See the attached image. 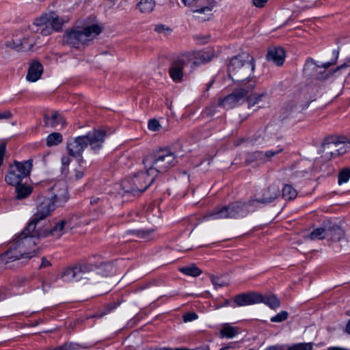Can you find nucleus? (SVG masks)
<instances>
[{
    "label": "nucleus",
    "instance_id": "nucleus-11",
    "mask_svg": "<svg viewBox=\"0 0 350 350\" xmlns=\"http://www.w3.org/2000/svg\"><path fill=\"white\" fill-rule=\"evenodd\" d=\"M49 191L51 194L49 198L57 206H62L69 198L67 185L64 181L56 182L49 188Z\"/></svg>",
    "mask_w": 350,
    "mask_h": 350
},
{
    "label": "nucleus",
    "instance_id": "nucleus-18",
    "mask_svg": "<svg viewBox=\"0 0 350 350\" xmlns=\"http://www.w3.org/2000/svg\"><path fill=\"white\" fill-rule=\"evenodd\" d=\"M87 147L85 136H80L70 140L67 144V150L72 157L80 156Z\"/></svg>",
    "mask_w": 350,
    "mask_h": 350
},
{
    "label": "nucleus",
    "instance_id": "nucleus-2",
    "mask_svg": "<svg viewBox=\"0 0 350 350\" xmlns=\"http://www.w3.org/2000/svg\"><path fill=\"white\" fill-rule=\"evenodd\" d=\"M255 68L254 59L249 53H243L231 59L228 64V76L235 82L249 85Z\"/></svg>",
    "mask_w": 350,
    "mask_h": 350
},
{
    "label": "nucleus",
    "instance_id": "nucleus-19",
    "mask_svg": "<svg viewBox=\"0 0 350 350\" xmlns=\"http://www.w3.org/2000/svg\"><path fill=\"white\" fill-rule=\"evenodd\" d=\"M261 301L262 295L256 293L240 294L234 298V301L239 306L256 304L261 303Z\"/></svg>",
    "mask_w": 350,
    "mask_h": 350
},
{
    "label": "nucleus",
    "instance_id": "nucleus-43",
    "mask_svg": "<svg viewBox=\"0 0 350 350\" xmlns=\"http://www.w3.org/2000/svg\"><path fill=\"white\" fill-rule=\"evenodd\" d=\"M84 176V170L81 167L73 169L70 175V179L72 181L81 180Z\"/></svg>",
    "mask_w": 350,
    "mask_h": 350
},
{
    "label": "nucleus",
    "instance_id": "nucleus-47",
    "mask_svg": "<svg viewBox=\"0 0 350 350\" xmlns=\"http://www.w3.org/2000/svg\"><path fill=\"white\" fill-rule=\"evenodd\" d=\"M288 317V313L286 311H282L271 319V322L280 323L286 320Z\"/></svg>",
    "mask_w": 350,
    "mask_h": 350
},
{
    "label": "nucleus",
    "instance_id": "nucleus-27",
    "mask_svg": "<svg viewBox=\"0 0 350 350\" xmlns=\"http://www.w3.org/2000/svg\"><path fill=\"white\" fill-rule=\"evenodd\" d=\"M24 178L10 165L9 170L5 176V182L10 185H17L20 184Z\"/></svg>",
    "mask_w": 350,
    "mask_h": 350
},
{
    "label": "nucleus",
    "instance_id": "nucleus-62",
    "mask_svg": "<svg viewBox=\"0 0 350 350\" xmlns=\"http://www.w3.org/2000/svg\"><path fill=\"white\" fill-rule=\"evenodd\" d=\"M346 331L348 334H350V320L349 321L347 327H346Z\"/></svg>",
    "mask_w": 350,
    "mask_h": 350
},
{
    "label": "nucleus",
    "instance_id": "nucleus-6",
    "mask_svg": "<svg viewBox=\"0 0 350 350\" xmlns=\"http://www.w3.org/2000/svg\"><path fill=\"white\" fill-rule=\"evenodd\" d=\"M350 147V142L345 136L332 135L324 139L322 142L321 157L325 161L345 153Z\"/></svg>",
    "mask_w": 350,
    "mask_h": 350
},
{
    "label": "nucleus",
    "instance_id": "nucleus-53",
    "mask_svg": "<svg viewBox=\"0 0 350 350\" xmlns=\"http://www.w3.org/2000/svg\"><path fill=\"white\" fill-rule=\"evenodd\" d=\"M269 0H252L253 5L259 8H264Z\"/></svg>",
    "mask_w": 350,
    "mask_h": 350
},
{
    "label": "nucleus",
    "instance_id": "nucleus-21",
    "mask_svg": "<svg viewBox=\"0 0 350 350\" xmlns=\"http://www.w3.org/2000/svg\"><path fill=\"white\" fill-rule=\"evenodd\" d=\"M188 65L183 60L172 63L169 70L171 79L175 82H180L183 77V70Z\"/></svg>",
    "mask_w": 350,
    "mask_h": 350
},
{
    "label": "nucleus",
    "instance_id": "nucleus-45",
    "mask_svg": "<svg viewBox=\"0 0 350 350\" xmlns=\"http://www.w3.org/2000/svg\"><path fill=\"white\" fill-rule=\"evenodd\" d=\"M154 30L156 32H157L159 34H163L165 36H167L172 31V29L163 24H158L155 25Z\"/></svg>",
    "mask_w": 350,
    "mask_h": 350
},
{
    "label": "nucleus",
    "instance_id": "nucleus-3",
    "mask_svg": "<svg viewBox=\"0 0 350 350\" xmlns=\"http://www.w3.org/2000/svg\"><path fill=\"white\" fill-rule=\"evenodd\" d=\"M176 163V156L168 150H160L145 157L143 165L152 176L155 178L161 173H164Z\"/></svg>",
    "mask_w": 350,
    "mask_h": 350
},
{
    "label": "nucleus",
    "instance_id": "nucleus-37",
    "mask_svg": "<svg viewBox=\"0 0 350 350\" xmlns=\"http://www.w3.org/2000/svg\"><path fill=\"white\" fill-rule=\"evenodd\" d=\"M261 303H265L271 308H277L280 306V301L275 295L263 297L262 295Z\"/></svg>",
    "mask_w": 350,
    "mask_h": 350
},
{
    "label": "nucleus",
    "instance_id": "nucleus-39",
    "mask_svg": "<svg viewBox=\"0 0 350 350\" xmlns=\"http://www.w3.org/2000/svg\"><path fill=\"white\" fill-rule=\"evenodd\" d=\"M283 151V148L278 146L275 150H267L265 152H262L263 157V162L271 161L273 157L277 156L278 154L281 153Z\"/></svg>",
    "mask_w": 350,
    "mask_h": 350
},
{
    "label": "nucleus",
    "instance_id": "nucleus-15",
    "mask_svg": "<svg viewBox=\"0 0 350 350\" xmlns=\"http://www.w3.org/2000/svg\"><path fill=\"white\" fill-rule=\"evenodd\" d=\"M68 232H69V230L67 228L64 220L61 219L51 228H45V226L44 227L38 226L36 234L38 237H44L51 235L59 239Z\"/></svg>",
    "mask_w": 350,
    "mask_h": 350
},
{
    "label": "nucleus",
    "instance_id": "nucleus-26",
    "mask_svg": "<svg viewBox=\"0 0 350 350\" xmlns=\"http://www.w3.org/2000/svg\"><path fill=\"white\" fill-rule=\"evenodd\" d=\"M83 272L79 267L66 269L62 274V277L67 282L77 281L82 278Z\"/></svg>",
    "mask_w": 350,
    "mask_h": 350
},
{
    "label": "nucleus",
    "instance_id": "nucleus-29",
    "mask_svg": "<svg viewBox=\"0 0 350 350\" xmlns=\"http://www.w3.org/2000/svg\"><path fill=\"white\" fill-rule=\"evenodd\" d=\"M332 231V230L329 226L318 228L311 232L308 237L312 241L321 240L325 239L327 236H329V232Z\"/></svg>",
    "mask_w": 350,
    "mask_h": 350
},
{
    "label": "nucleus",
    "instance_id": "nucleus-10",
    "mask_svg": "<svg viewBox=\"0 0 350 350\" xmlns=\"http://www.w3.org/2000/svg\"><path fill=\"white\" fill-rule=\"evenodd\" d=\"M350 75V58L343 64L338 66L332 72L324 75V79H327L330 83L338 86H342L346 79Z\"/></svg>",
    "mask_w": 350,
    "mask_h": 350
},
{
    "label": "nucleus",
    "instance_id": "nucleus-59",
    "mask_svg": "<svg viewBox=\"0 0 350 350\" xmlns=\"http://www.w3.org/2000/svg\"><path fill=\"white\" fill-rule=\"evenodd\" d=\"M162 350H195V349H187V348L171 349V348H169V347H165V348H163Z\"/></svg>",
    "mask_w": 350,
    "mask_h": 350
},
{
    "label": "nucleus",
    "instance_id": "nucleus-4",
    "mask_svg": "<svg viewBox=\"0 0 350 350\" xmlns=\"http://www.w3.org/2000/svg\"><path fill=\"white\" fill-rule=\"evenodd\" d=\"M102 31L98 25H91L67 31L63 36V43L75 48L89 44Z\"/></svg>",
    "mask_w": 350,
    "mask_h": 350
},
{
    "label": "nucleus",
    "instance_id": "nucleus-22",
    "mask_svg": "<svg viewBox=\"0 0 350 350\" xmlns=\"http://www.w3.org/2000/svg\"><path fill=\"white\" fill-rule=\"evenodd\" d=\"M43 73V66L38 61H32L27 70L26 79L30 82L37 81Z\"/></svg>",
    "mask_w": 350,
    "mask_h": 350
},
{
    "label": "nucleus",
    "instance_id": "nucleus-40",
    "mask_svg": "<svg viewBox=\"0 0 350 350\" xmlns=\"http://www.w3.org/2000/svg\"><path fill=\"white\" fill-rule=\"evenodd\" d=\"M296 190L291 185H286L283 188L282 197L285 200H293L297 196Z\"/></svg>",
    "mask_w": 350,
    "mask_h": 350
},
{
    "label": "nucleus",
    "instance_id": "nucleus-24",
    "mask_svg": "<svg viewBox=\"0 0 350 350\" xmlns=\"http://www.w3.org/2000/svg\"><path fill=\"white\" fill-rule=\"evenodd\" d=\"M280 194V189L277 185H271L263 192L262 197L256 200L258 202L269 203L276 199ZM256 200H252L250 202L254 204Z\"/></svg>",
    "mask_w": 350,
    "mask_h": 350
},
{
    "label": "nucleus",
    "instance_id": "nucleus-42",
    "mask_svg": "<svg viewBox=\"0 0 350 350\" xmlns=\"http://www.w3.org/2000/svg\"><path fill=\"white\" fill-rule=\"evenodd\" d=\"M332 230L329 232V236H331L334 240L340 241L345 235L344 231L337 226H329Z\"/></svg>",
    "mask_w": 350,
    "mask_h": 350
},
{
    "label": "nucleus",
    "instance_id": "nucleus-17",
    "mask_svg": "<svg viewBox=\"0 0 350 350\" xmlns=\"http://www.w3.org/2000/svg\"><path fill=\"white\" fill-rule=\"evenodd\" d=\"M84 136L87 142V145L89 144L93 150L97 151L103 146L106 137V132L103 130H94Z\"/></svg>",
    "mask_w": 350,
    "mask_h": 350
},
{
    "label": "nucleus",
    "instance_id": "nucleus-51",
    "mask_svg": "<svg viewBox=\"0 0 350 350\" xmlns=\"http://www.w3.org/2000/svg\"><path fill=\"white\" fill-rule=\"evenodd\" d=\"M184 5L189 8L195 7L198 3H201L203 0H182Z\"/></svg>",
    "mask_w": 350,
    "mask_h": 350
},
{
    "label": "nucleus",
    "instance_id": "nucleus-14",
    "mask_svg": "<svg viewBox=\"0 0 350 350\" xmlns=\"http://www.w3.org/2000/svg\"><path fill=\"white\" fill-rule=\"evenodd\" d=\"M247 103L249 108L263 109L269 106L270 96L267 91L254 92L247 96Z\"/></svg>",
    "mask_w": 350,
    "mask_h": 350
},
{
    "label": "nucleus",
    "instance_id": "nucleus-49",
    "mask_svg": "<svg viewBox=\"0 0 350 350\" xmlns=\"http://www.w3.org/2000/svg\"><path fill=\"white\" fill-rule=\"evenodd\" d=\"M21 43L26 45H29V50L33 47V46L36 44V41L33 38L31 37H25L22 40H21Z\"/></svg>",
    "mask_w": 350,
    "mask_h": 350
},
{
    "label": "nucleus",
    "instance_id": "nucleus-33",
    "mask_svg": "<svg viewBox=\"0 0 350 350\" xmlns=\"http://www.w3.org/2000/svg\"><path fill=\"white\" fill-rule=\"evenodd\" d=\"M5 45L8 48L14 49L18 51L29 50V45L21 44L20 39H12L8 40L5 43Z\"/></svg>",
    "mask_w": 350,
    "mask_h": 350
},
{
    "label": "nucleus",
    "instance_id": "nucleus-30",
    "mask_svg": "<svg viewBox=\"0 0 350 350\" xmlns=\"http://www.w3.org/2000/svg\"><path fill=\"white\" fill-rule=\"evenodd\" d=\"M16 187V198L18 200L28 197L32 192V187L29 185L18 184Z\"/></svg>",
    "mask_w": 350,
    "mask_h": 350
},
{
    "label": "nucleus",
    "instance_id": "nucleus-28",
    "mask_svg": "<svg viewBox=\"0 0 350 350\" xmlns=\"http://www.w3.org/2000/svg\"><path fill=\"white\" fill-rule=\"evenodd\" d=\"M69 231L79 228L83 224H88L87 222L83 221L81 220V217L80 215H72L64 219H62Z\"/></svg>",
    "mask_w": 350,
    "mask_h": 350
},
{
    "label": "nucleus",
    "instance_id": "nucleus-34",
    "mask_svg": "<svg viewBox=\"0 0 350 350\" xmlns=\"http://www.w3.org/2000/svg\"><path fill=\"white\" fill-rule=\"evenodd\" d=\"M238 334L237 327H232L229 324L224 325L220 330V335L223 338H232Z\"/></svg>",
    "mask_w": 350,
    "mask_h": 350
},
{
    "label": "nucleus",
    "instance_id": "nucleus-52",
    "mask_svg": "<svg viewBox=\"0 0 350 350\" xmlns=\"http://www.w3.org/2000/svg\"><path fill=\"white\" fill-rule=\"evenodd\" d=\"M70 159L69 157L68 156H63L61 159V163L63 165V167H62V172H64L66 167L68 166V165L70 164Z\"/></svg>",
    "mask_w": 350,
    "mask_h": 350
},
{
    "label": "nucleus",
    "instance_id": "nucleus-7",
    "mask_svg": "<svg viewBox=\"0 0 350 350\" xmlns=\"http://www.w3.org/2000/svg\"><path fill=\"white\" fill-rule=\"evenodd\" d=\"M57 207L49 197H40L37 206V212L28 223L26 230L35 232L38 226L44 227L46 224L45 219Z\"/></svg>",
    "mask_w": 350,
    "mask_h": 350
},
{
    "label": "nucleus",
    "instance_id": "nucleus-56",
    "mask_svg": "<svg viewBox=\"0 0 350 350\" xmlns=\"http://www.w3.org/2000/svg\"><path fill=\"white\" fill-rule=\"evenodd\" d=\"M12 113L9 111L0 112V119H8L12 117Z\"/></svg>",
    "mask_w": 350,
    "mask_h": 350
},
{
    "label": "nucleus",
    "instance_id": "nucleus-54",
    "mask_svg": "<svg viewBox=\"0 0 350 350\" xmlns=\"http://www.w3.org/2000/svg\"><path fill=\"white\" fill-rule=\"evenodd\" d=\"M5 152V145L2 144L0 145V166L3 164Z\"/></svg>",
    "mask_w": 350,
    "mask_h": 350
},
{
    "label": "nucleus",
    "instance_id": "nucleus-35",
    "mask_svg": "<svg viewBox=\"0 0 350 350\" xmlns=\"http://www.w3.org/2000/svg\"><path fill=\"white\" fill-rule=\"evenodd\" d=\"M62 135L59 133H52L46 138V144L49 147L57 146L62 142Z\"/></svg>",
    "mask_w": 350,
    "mask_h": 350
},
{
    "label": "nucleus",
    "instance_id": "nucleus-20",
    "mask_svg": "<svg viewBox=\"0 0 350 350\" xmlns=\"http://www.w3.org/2000/svg\"><path fill=\"white\" fill-rule=\"evenodd\" d=\"M44 122L46 126L52 128H62L65 125L64 118L57 112L52 111L51 114L44 116Z\"/></svg>",
    "mask_w": 350,
    "mask_h": 350
},
{
    "label": "nucleus",
    "instance_id": "nucleus-16",
    "mask_svg": "<svg viewBox=\"0 0 350 350\" xmlns=\"http://www.w3.org/2000/svg\"><path fill=\"white\" fill-rule=\"evenodd\" d=\"M330 63L322 66L317 65L312 59H308L305 64L304 72L308 77H314L319 80L324 79L325 68L329 67Z\"/></svg>",
    "mask_w": 350,
    "mask_h": 350
},
{
    "label": "nucleus",
    "instance_id": "nucleus-31",
    "mask_svg": "<svg viewBox=\"0 0 350 350\" xmlns=\"http://www.w3.org/2000/svg\"><path fill=\"white\" fill-rule=\"evenodd\" d=\"M210 58L208 57V54L204 52H198L192 55V57L189 59L188 64L192 66H197L201 63L208 62Z\"/></svg>",
    "mask_w": 350,
    "mask_h": 350
},
{
    "label": "nucleus",
    "instance_id": "nucleus-44",
    "mask_svg": "<svg viewBox=\"0 0 350 350\" xmlns=\"http://www.w3.org/2000/svg\"><path fill=\"white\" fill-rule=\"evenodd\" d=\"M312 343H297L289 347L287 350H312Z\"/></svg>",
    "mask_w": 350,
    "mask_h": 350
},
{
    "label": "nucleus",
    "instance_id": "nucleus-25",
    "mask_svg": "<svg viewBox=\"0 0 350 350\" xmlns=\"http://www.w3.org/2000/svg\"><path fill=\"white\" fill-rule=\"evenodd\" d=\"M10 165L25 178L29 175L33 164L32 160H27L23 162L14 161V163Z\"/></svg>",
    "mask_w": 350,
    "mask_h": 350
},
{
    "label": "nucleus",
    "instance_id": "nucleus-5",
    "mask_svg": "<svg viewBox=\"0 0 350 350\" xmlns=\"http://www.w3.org/2000/svg\"><path fill=\"white\" fill-rule=\"evenodd\" d=\"M154 180L155 178L144 168L143 170L133 173L131 176L123 180L121 187L124 193L137 195L144 192Z\"/></svg>",
    "mask_w": 350,
    "mask_h": 350
},
{
    "label": "nucleus",
    "instance_id": "nucleus-13",
    "mask_svg": "<svg viewBox=\"0 0 350 350\" xmlns=\"http://www.w3.org/2000/svg\"><path fill=\"white\" fill-rule=\"evenodd\" d=\"M63 20L55 12L45 13L37 18L33 25L36 26H49L55 31H59L62 29Z\"/></svg>",
    "mask_w": 350,
    "mask_h": 350
},
{
    "label": "nucleus",
    "instance_id": "nucleus-60",
    "mask_svg": "<svg viewBox=\"0 0 350 350\" xmlns=\"http://www.w3.org/2000/svg\"><path fill=\"white\" fill-rule=\"evenodd\" d=\"M327 350H348L345 348L338 347H332L327 349Z\"/></svg>",
    "mask_w": 350,
    "mask_h": 350
},
{
    "label": "nucleus",
    "instance_id": "nucleus-9",
    "mask_svg": "<svg viewBox=\"0 0 350 350\" xmlns=\"http://www.w3.org/2000/svg\"><path fill=\"white\" fill-rule=\"evenodd\" d=\"M245 204L236 203L234 204L215 208L209 217L214 219L237 218L243 217L247 213Z\"/></svg>",
    "mask_w": 350,
    "mask_h": 350
},
{
    "label": "nucleus",
    "instance_id": "nucleus-23",
    "mask_svg": "<svg viewBox=\"0 0 350 350\" xmlns=\"http://www.w3.org/2000/svg\"><path fill=\"white\" fill-rule=\"evenodd\" d=\"M267 59L275 65L280 66L285 59V52L282 48L273 47L269 49Z\"/></svg>",
    "mask_w": 350,
    "mask_h": 350
},
{
    "label": "nucleus",
    "instance_id": "nucleus-63",
    "mask_svg": "<svg viewBox=\"0 0 350 350\" xmlns=\"http://www.w3.org/2000/svg\"><path fill=\"white\" fill-rule=\"evenodd\" d=\"M98 200V198H91V200H90V202H91L92 204H96V203H97Z\"/></svg>",
    "mask_w": 350,
    "mask_h": 350
},
{
    "label": "nucleus",
    "instance_id": "nucleus-57",
    "mask_svg": "<svg viewBox=\"0 0 350 350\" xmlns=\"http://www.w3.org/2000/svg\"><path fill=\"white\" fill-rule=\"evenodd\" d=\"M196 39L199 40L200 43H206L209 40V36H205L201 37L200 36H196Z\"/></svg>",
    "mask_w": 350,
    "mask_h": 350
},
{
    "label": "nucleus",
    "instance_id": "nucleus-64",
    "mask_svg": "<svg viewBox=\"0 0 350 350\" xmlns=\"http://www.w3.org/2000/svg\"><path fill=\"white\" fill-rule=\"evenodd\" d=\"M228 304H229V301L226 300V302H225V305H228Z\"/></svg>",
    "mask_w": 350,
    "mask_h": 350
},
{
    "label": "nucleus",
    "instance_id": "nucleus-8",
    "mask_svg": "<svg viewBox=\"0 0 350 350\" xmlns=\"http://www.w3.org/2000/svg\"><path fill=\"white\" fill-rule=\"evenodd\" d=\"M255 85V81H249V85H247L245 88H237L232 94L224 98H220L218 101V105L226 109L235 107L241 100L254 88Z\"/></svg>",
    "mask_w": 350,
    "mask_h": 350
},
{
    "label": "nucleus",
    "instance_id": "nucleus-32",
    "mask_svg": "<svg viewBox=\"0 0 350 350\" xmlns=\"http://www.w3.org/2000/svg\"><path fill=\"white\" fill-rule=\"evenodd\" d=\"M154 0H141L137 5V8L142 13H150L154 8Z\"/></svg>",
    "mask_w": 350,
    "mask_h": 350
},
{
    "label": "nucleus",
    "instance_id": "nucleus-36",
    "mask_svg": "<svg viewBox=\"0 0 350 350\" xmlns=\"http://www.w3.org/2000/svg\"><path fill=\"white\" fill-rule=\"evenodd\" d=\"M262 152L256 151L247 154L245 163L247 165L256 162H263Z\"/></svg>",
    "mask_w": 350,
    "mask_h": 350
},
{
    "label": "nucleus",
    "instance_id": "nucleus-41",
    "mask_svg": "<svg viewBox=\"0 0 350 350\" xmlns=\"http://www.w3.org/2000/svg\"><path fill=\"white\" fill-rule=\"evenodd\" d=\"M350 178V169L344 168L341 170L338 176V183L341 185L346 183Z\"/></svg>",
    "mask_w": 350,
    "mask_h": 350
},
{
    "label": "nucleus",
    "instance_id": "nucleus-58",
    "mask_svg": "<svg viewBox=\"0 0 350 350\" xmlns=\"http://www.w3.org/2000/svg\"><path fill=\"white\" fill-rule=\"evenodd\" d=\"M50 265V262L46 258H42L40 267H49Z\"/></svg>",
    "mask_w": 350,
    "mask_h": 350
},
{
    "label": "nucleus",
    "instance_id": "nucleus-1",
    "mask_svg": "<svg viewBox=\"0 0 350 350\" xmlns=\"http://www.w3.org/2000/svg\"><path fill=\"white\" fill-rule=\"evenodd\" d=\"M36 231L37 229L35 232H29L25 228L16 237L12 247L2 255V260L5 263H8L21 258L29 259L35 256L36 243L34 237H38Z\"/></svg>",
    "mask_w": 350,
    "mask_h": 350
},
{
    "label": "nucleus",
    "instance_id": "nucleus-46",
    "mask_svg": "<svg viewBox=\"0 0 350 350\" xmlns=\"http://www.w3.org/2000/svg\"><path fill=\"white\" fill-rule=\"evenodd\" d=\"M211 282L215 288L226 286L228 283L222 278L211 276Z\"/></svg>",
    "mask_w": 350,
    "mask_h": 350
},
{
    "label": "nucleus",
    "instance_id": "nucleus-38",
    "mask_svg": "<svg viewBox=\"0 0 350 350\" xmlns=\"http://www.w3.org/2000/svg\"><path fill=\"white\" fill-rule=\"evenodd\" d=\"M179 270L183 273L193 277L198 276L202 273V271L195 265L181 267Z\"/></svg>",
    "mask_w": 350,
    "mask_h": 350
},
{
    "label": "nucleus",
    "instance_id": "nucleus-50",
    "mask_svg": "<svg viewBox=\"0 0 350 350\" xmlns=\"http://www.w3.org/2000/svg\"><path fill=\"white\" fill-rule=\"evenodd\" d=\"M183 318L184 322L186 323L197 319L198 315L195 312H187L183 316Z\"/></svg>",
    "mask_w": 350,
    "mask_h": 350
},
{
    "label": "nucleus",
    "instance_id": "nucleus-55",
    "mask_svg": "<svg viewBox=\"0 0 350 350\" xmlns=\"http://www.w3.org/2000/svg\"><path fill=\"white\" fill-rule=\"evenodd\" d=\"M53 29L51 28L49 26H45L41 31V33L43 36H48L52 33Z\"/></svg>",
    "mask_w": 350,
    "mask_h": 350
},
{
    "label": "nucleus",
    "instance_id": "nucleus-12",
    "mask_svg": "<svg viewBox=\"0 0 350 350\" xmlns=\"http://www.w3.org/2000/svg\"><path fill=\"white\" fill-rule=\"evenodd\" d=\"M215 7V2L214 1H207L206 2L202 1L190 9L195 18L202 21H207L212 18L213 10Z\"/></svg>",
    "mask_w": 350,
    "mask_h": 350
},
{
    "label": "nucleus",
    "instance_id": "nucleus-61",
    "mask_svg": "<svg viewBox=\"0 0 350 350\" xmlns=\"http://www.w3.org/2000/svg\"><path fill=\"white\" fill-rule=\"evenodd\" d=\"M265 350H280L279 347H276V346H272V347H268L267 349H266Z\"/></svg>",
    "mask_w": 350,
    "mask_h": 350
},
{
    "label": "nucleus",
    "instance_id": "nucleus-48",
    "mask_svg": "<svg viewBox=\"0 0 350 350\" xmlns=\"http://www.w3.org/2000/svg\"><path fill=\"white\" fill-rule=\"evenodd\" d=\"M161 126L159 121L156 119L150 120L148 122V129L152 131H158L161 129Z\"/></svg>",
    "mask_w": 350,
    "mask_h": 350
}]
</instances>
